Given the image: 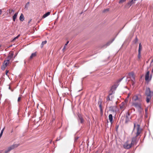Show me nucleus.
<instances>
[{"instance_id": "nucleus-1", "label": "nucleus", "mask_w": 153, "mask_h": 153, "mask_svg": "<svg viewBox=\"0 0 153 153\" xmlns=\"http://www.w3.org/2000/svg\"><path fill=\"white\" fill-rule=\"evenodd\" d=\"M145 94L146 96V102L147 103H149L151 99L152 96H153V91H151L149 88H147Z\"/></svg>"}, {"instance_id": "nucleus-2", "label": "nucleus", "mask_w": 153, "mask_h": 153, "mask_svg": "<svg viewBox=\"0 0 153 153\" xmlns=\"http://www.w3.org/2000/svg\"><path fill=\"white\" fill-rule=\"evenodd\" d=\"M132 105L137 108L140 113L143 112V109L141 107L140 102H132Z\"/></svg>"}, {"instance_id": "nucleus-3", "label": "nucleus", "mask_w": 153, "mask_h": 153, "mask_svg": "<svg viewBox=\"0 0 153 153\" xmlns=\"http://www.w3.org/2000/svg\"><path fill=\"white\" fill-rule=\"evenodd\" d=\"M133 102H136L138 101L141 102L142 101V97L141 95L140 94H136L133 96L132 98Z\"/></svg>"}, {"instance_id": "nucleus-4", "label": "nucleus", "mask_w": 153, "mask_h": 153, "mask_svg": "<svg viewBox=\"0 0 153 153\" xmlns=\"http://www.w3.org/2000/svg\"><path fill=\"white\" fill-rule=\"evenodd\" d=\"M19 146V144H14L13 145H12L8 147L7 150L5 151V153H7V152L10 151L12 150L14 148L17 147Z\"/></svg>"}, {"instance_id": "nucleus-5", "label": "nucleus", "mask_w": 153, "mask_h": 153, "mask_svg": "<svg viewBox=\"0 0 153 153\" xmlns=\"http://www.w3.org/2000/svg\"><path fill=\"white\" fill-rule=\"evenodd\" d=\"M127 105V102L126 101L123 102L120 105V109L122 111H124L126 108Z\"/></svg>"}, {"instance_id": "nucleus-6", "label": "nucleus", "mask_w": 153, "mask_h": 153, "mask_svg": "<svg viewBox=\"0 0 153 153\" xmlns=\"http://www.w3.org/2000/svg\"><path fill=\"white\" fill-rule=\"evenodd\" d=\"M138 140V139H137V137L135 136L133 137L132 139L131 142V144L132 146L134 145H136Z\"/></svg>"}, {"instance_id": "nucleus-7", "label": "nucleus", "mask_w": 153, "mask_h": 153, "mask_svg": "<svg viewBox=\"0 0 153 153\" xmlns=\"http://www.w3.org/2000/svg\"><path fill=\"white\" fill-rule=\"evenodd\" d=\"M132 145L131 143L129 144L128 141H126L124 144L123 147L125 149H128L130 148Z\"/></svg>"}, {"instance_id": "nucleus-8", "label": "nucleus", "mask_w": 153, "mask_h": 153, "mask_svg": "<svg viewBox=\"0 0 153 153\" xmlns=\"http://www.w3.org/2000/svg\"><path fill=\"white\" fill-rule=\"evenodd\" d=\"M137 132L136 133V136L137 137H138L142 132V129L140 128V126L139 125H137Z\"/></svg>"}, {"instance_id": "nucleus-9", "label": "nucleus", "mask_w": 153, "mask_h": 153, "mask_svg": "<svg viewBox=\"0 0 153 153\" xmlns=\"http://www.w3.org/2000/svg\"><path fill=\"white\" fill-rule=\"evenodd\" d=\"M128 115H126L125 117V123L126 124L130 120L131 117L129 116V114L128 113Z\"/></svg>"}, {"instance_id": "nucleus-10", "label": "nucleus", "mask_w": 153, "mask_h": 153, "mask_svg": "<svg viewBox=\"0 0 153 153\" xmlns=\"http://www.w3.org/2000/svg\"><path fill=\"white\" fill-rule=\"evenodd\" d=\"M78 117L79 118V119H78V121H79L81 123H82L84 121V120L83 118H82V116L80 115H78Z\"/></svg>"}, {"instance_id": "nucleus-11", "label": "nucleus", "mask_w": 153, "mask_h": 153, "mask_svg": "<svg viewBox=\"0 0 153 153\" xmlns=\"http://www.w3.org/2000/svg\"><path fill=\"white\" fill-rule=\"evenodd\" d=\"M149 71H148L145 76V80L146 81H148L149 78Z\"/></svg>"}, {"instance_id": "nucleus-12", "label": "nucleus", "mask_w": 153, "mask_h": 153, "mask_svg": "<svg viewBox=\"0 0 153 153\" xmlns=\"http://www.w3.org/2000/svg\"><path fill=\"white\" fill-rule=\"evenodd\" d=\"M102 102L101 101H100L98 102V104L99 105L101 113H102L103 110L102 108Z\"/></svg>"}, {"instance_id": "nucleus-13", "label": "nucleus", "mask_w": 153, "mask_h": 153, "mask_svg": "<svg viewBox=\"0 0 153 153\" xmlns=\"http://www.w3.org/2000/svg\"><path fill=\"white\" fill-rule=\"evenodd\" d=\"M135 1L136 0H132L131 1H130L128 2L127 4V5L129 7L132 4L134 3H135Z\"/></svg>"}, {"instance_id": "nucleus-14", "label": "nucleus", "mask_w": 153, "mask_h": 153, "mask_svg": "<svg viewBox=\"0 0 153 153\" xmlns=\"http://www.w3.org/2000/svg\"><path fill=\"white\" fill-rule=\"evenodd\" d=\"M109 120L111 123L112 124L113 123V116L111 114H110L108 116Z\"/></svg>"}, {"instance_id": "nucleus-15", "label": "nucleus", "mask_w": 153, "mask_h": 153, "mask_svg": "<svg viewBox=\"0 0 153 153\" xmlns=\"http://www.w3.org/2000/svg\"><path fill=\"white\" fill-rule=\"evenodd\" d=\"M128 75L130 78H132L134 79V73L133 72H132L129 73Z\"/></svg>"}, {"instance_id": "nucleus-16", "label": "nucleus", "mask_w": 153, "mask_h": 153, "mask_svg": "<svg viewBox=\"0 0 153 153\" xmlns=\"http://www.w3.org/2000/svg\"><path fill=\"white\" fill-rule=\"evenodd\" d=\"M36 56V52H35L32 53L31 56L30 57V59H32L33 57H35Z\"/></svg>"}, {"instance_id": "nucleus-17", "label": "nucleus", "mask_w": 153, "mask_h": 153, "mask_svg": "<svg viewBox=\"0 0 153 153\" xmlns=\"http://www.w3.org/2000/svg\"><path fill=\"white\" fill-rule=\"evenodd\" d=\"M13 55V53H11L9 54V55L7 57V59L10 60L12 58Z\"/></svg>"}, {"instance_id": "nucleus-18", "label": "nucleus", "mask_w": 153, "mask_h": 153, "mask_svg": "<svg viewBox=\"0 0 153 153\" xmlns=\"http://www.w3.org/2000/svg\"><path fill=\"white\" fill-rule=\"evenodd\" d=\"M25 18L23 14L22 13L19 17V20L21 22H23L24 21Z\"/></svg>"}, {"instance_id": "nucleus-19", "label": "nucleus", "mask_w": 153, "mask_h": 153, "mask_svg": "<svg viewBox=\"0 0 153 153\" xmlns=\"http://www.w3.org/2000/svg\"><path fill=\"white\" fill-rule=\"evenodd\" d=\"M18 13H15L14 15L13 16V21L15 22L16 20V18L18 15Z\"/></svg>"}, {"instance_id": "nucleus-20", "label": "nucleus", "mask_w": 153, "mask_h": 153, "mask_svg": "<svg viewBox=\"0 0 153 153\" xmlns=\"http://www.w3.org/2000/svg\"><path fill=\"white\" fill-rule=\"evenodd\" d=\"M10 63V60L7 59L6 60H5L4 61V64H5V67L7 66V65L9 63Z\"/></svg>"}, {"instance_id": "nucleus-21", "label": "nucleus", "mask_w": 153, "mask_h": 153, "mask_svg": "<svg viewBox=\"0 0 153 153\" xmlns=\"http://www.w3.org/2000/svg\"><path fill=\"white\" fill-rule=\"evenodd\" d=\"M114 40V39L112 40L111 41L108 42L105 45H104V46H105V47H107Z\"/></svg>"}, {"instance_id": "nucleus-22", "label": "nucleus", "mask_w": 153, "mask_h": 153, "mask_svg": "<svg viewBox=\"0 0 153 153\" xmlns=\"http://www.w3.org/2000/svg\"><path fill=\"white\" fill-rule=\"evenodd\" d=\"M50 14V12H48L45 13L43 16V18H45Z\"/></svg>"}, {"instance_id": "nucleus-23", "label": "nucleus", "mask_w": 153, "mask_h": 153, "mask_svg": "<svg viewBox=\"0 0 153 153\" xmlns=\"http://www.w3.org/2000/svg\"><path fill=\"white\" fill-rule=\"evenodd\" d=\"M142 48V45L141 43H140L139 45V48L138 49V52H141V51Z\"/></svg>"}, {"instance_id": "nucleus-24", "label": "nucleus", "mask_w": 153, "mask_h": 153, "mask_svg": "<svg viewBox=\"0 0 153 153\" xmlns=\"http://www.w3.org/2000/svg\"><path fill=\"white\" fill-rule=\"evenodd\" d=\"M141 57V52H138V58L139 59H140Z\"/></svg>"}, {"instance_id": "nucleus-25", "label": "nucleus", "mask_w": 153, "mask_h": 153, "mask_svg": "<svg viewBox=\"0 0 153 153\" xmlns=\"http://www.w3.org/2000/svg\"><path fill=\"white\" fill-rule=\"evenodd\" d=\"M14 11V10L13 9H10L9 10V13L10 14H11Z\"/></svg>"}, {"instance_id": "nucleus-26", "label": "nucleus", "mask_w": 153, "mask_h": 153, "mask_svg": "<svg viewBox=\"0 0 153 153\" xmlns=\"http://www.w3.org/2000/svg\"><path fill=\"white\" fill-rule=\"evenodd\" d=\"M126 0H120L119 1V3H121L123 2L126 1Z\"/></svg>"}, {"instance_id": "nucleus-27", "label": "nucleus", "mask_w": 153, "mask_h": 153, "mask_svg": "<svg viewBox=\"0 0 153 153\" xmlns=\"http://www.w3.org/2000/svg\"><path fill=\"white\" fill-rule=\"evenodd\" d=\"M109 11V9H105L102 12H103V13H104V12H105L106 11Z\"/></svg>"}, {"instance_id": "nucleus-28", "label": "nucleus", "mask_w": 153, "mask_h": 153, "mask_svg": "<svg viewBox=\"0 0 153 153\" xmlns=\"http://www.w3.org/2000/svg\"><path fill=\"white\" fill-rule=\"evenodd\" d=\"M138 39H137V37H136V38H135V39L134 40V42L135 43H137V41H138Z\"/></svg>"}, {"instance_id": "nucleus-29", "label": "nucleus", "mask_w": 153, "mask_h": 153, "mask_svg": "<svg viewBox=\"0 0 153 153\" xmlns=\"http://www.w3.org/2000/svg\"><path fill=\"white\" fill-rule=\"evenodd\" d=\"M47 42V41H45L42 42V45H44Z\"/></svg>"}, {"instance_id": "nucleus-30", "label": "nucleus", "mask_w": 153, "mask_h": 153, "mask_svg": "<svg viewBox=\"0 0 153 153\" xmlns=\"http://www.w3.org/2000/svg\"><path fill=\"white\" fill-rule=\"evenodd\" d=\"M106 100H107V101L111 100L110 99V97L109 96H108V97H107L106 98Z\"/></svg>"}, {"instance_id": "nucleus-31", "label": "nucleus", "mask_w": 153, "mask_h": 153, "mask_svg": "<svg viewBox=\"0 0 153 153\" xmlns=\"http://www.w3.org/2000/svg\"><path fill=\"white\" fill-rule=\"evenodd\" d=\"M4 128H3V129L1 130L0 134H3V131L4 130Z\"/></svg>"}, {"instance_id": "nucleus-32", "label": "nucleus", "mask_w": 153, "mask_h": 153, "mask_svg": "<svg viewBox=\"0 0 153 153\" xmlns=\"http://www.w3.org/2000/svg\"><path fill=\"white\" fill-rule=\"evenodd\" d=\"M69 42L68 41L65 44V46L64 47V49L65 48V46L67 45H68V43Z\"/></svg>"}, {"instance_id": "nucleus-33", "label": "nucleus", "mask_w": 153, "mask_h": 153, "mask_svg": "<svg viewBox=\"0 0 153 153\" xmlns=\"http://www.w3.org/2000/svg\"><path fill=\"white\" fill-rule=\"evenodd\" d=\"M21 99V97H19L18 99V102H19L20 101V100Z\"/></svg>"}, {"instance_id": "nucleus-34", "label": "nucleus", "mask_w": 153, "mask_h": 153, "mask_svg": "<svg viewBox=\"0 0 153 153\" xmlns=\"http://www.w3.org/2000/svg\"><path fill=\"white\" fill-rule=\"evenodd\" d=\"M31 20H32V19H30L29 20V21H28V23L29 25L30 23L31 22Z\"/></svg>"}, {"instance_id": "nucleus-35", "label": "nucleus", "mask_w": 153, "mask_h": 153, "mask_svg": "<svg viewBox=\"0 0 153 153\" xmlns=\"http://www.w3.org/2000/svg\"><path fill=\"white\" fill-rule=\"evenodd\" d=\"M123 78H124V77H123L122 78L120 79H119V80H118V82H120L123 79Z\"/></svg>"}, {"instance_id": "nucleus-36", "label": "nucleus", "mask_w": 153, "mask_h": 153, "mask_svg": "<svg viewBox=\"0 0 153 153\" xmlns=\"http://www.w3.org/2000/svg\"><path fill=\"white\" fill-rule=\"evenodd\" d=\"M9 89H10V90L11 91H13V90H12V89H11L10 87V86H9Z\"/></svg>"}, {"instance_id": "nucleus-37", "label": "nucleus", "mask_w": 153, "mask_h": 153, "mask_svg": "<svg viewBox=\"0 0 153 153\" xmlns=\"http://www.w3.org/2000/svg\"><path fill=\"white\" fill-rule=\"evenodd\" d=\"M60 137L59 138H57L56 141H57L59 140H60Z\"/></svg>"}, {"instance_id": "nucleus-38", "label": "nucleus", "mask_w": 153, "mask_h": 153, "mask_svg": "<svg viewBox=\"0 0 153 153\" xmlns=\"http://www.w3.org/2000/svg\"><path fill=\"white\" fill-rule=\"evenodd\" d=\"M2 13V11L1 9H0V15Z\"/></svg>"}, {"instance_id": "nucleus-39", "label": "nucleus", "mask_w": 153, "mask_h": 153, "mask_svg": "<svg viewBox=\"0 0 153 153\" xmlns=\"http://www.w3.org/2000/svg\"><path fill=\"white\" fill-rule=\"evenodd\" d=\"M147 110H148V109L147 108H146V109H145V111L146 112H147Z\"/></svg>"}, {"instance_id": "nucleus-40", "label": "nucleus", "mask_w": 153, "mask_h": 153, "mask_svg": "<svg viewBox=\"0 0 153 153\" xmlns=\"http://www.w3.org/2000/svg\"><path fill=\"white\" fill-rule=\"evenodd\" d=\"M2 134H0V137H1V136H2Z\"/></svg>"}, {"instance_id": "nucleus-41", "label": "nucleus", "mask_w": 153, "mask_h": 153, "mask_svg": "<svg viewBox=\"0 0 153 153\" xmlns=\"http://www.w3.org/2000/svg\"><path fill=\"white\" fill-rule=\"evenodd\" d=\"M8 72V71H6V74H7V73Z\"/></svg>"}, {"instance_id": "nucleus-42", "label": "nucleus", "mask_w": 153, "mask_h": 153, "mask_svg": "<svg viewBox=\"0 0 153 153\" xmlns=\"http://www.w3.org/2000/svg\"><path fill=\"white\" fill-rule=\"evenodd\" d=\"M16 39V38H14L13 39V41L15 40Z\"/></svg>"}, {"instance_id": "nucleus-43", "label": "nucleus", "mask_w": 153, "mask_h": 153, "mask_svg": "<svg viewBox=\"0 0 153 153\" xmlns=\"http://www.w3.org/2000/svg\"><path fill=\"white\" fill-rule=\"evenodd\" d=\"M135 124L134 123V128H135Z\"/></svg>"}, {"instance_id": "nucleus-44", "label": "nucleus", "mask_w": 153, "mask_h": 153, "mask_svg": "<svg viewBox=\"0 0 153 153\" xmlns=\"http://www.w3.org/2000/svg\"><path fill=\"white\" fill-rule=\"evenodd\" d=\"M20 36V35H19H19H18L17 36H18V37H19Z\"/></svg>"}, {"instance_id": "nucleus-45", "label": "nucleus", "mask_w": 153, "mask_h": 153, "mask_svg": "<svg viewBox=\"0 0 153 153\" xmlns=\"http://www.w3.org/2000/svg\"><path fill=\"white\" fill-rule=\"evenodd\" d=\"M15 38H16V39H17L18 38V37L17 36Z\"/></svg>"}, {"instance_id": "nucleus-46", "label": "nucleus", "mask_w": 153, "mask_h": 153, "mask_svg": "<svg viewBox=\"0 0 153 153\" xmlns=\"http://www.w3.org/2000/svg\"><path fill=\"white\" fill-rule=\"evenodd\" d=\"M153 62V59L152 60V62Z\"/></svg>"}, {"instance_id": "nucleus-47", "label": "nucleus", "mask_w": 153, "mask_h": 153, "mask_svg": "<svg viewBox=\"0 0 153 153\" xmlns=\"http://www.w3.org/2000/svg\"><path fill=\"white\" fill-rule=\"evenodd\" d=\"M29 4V2H28L27 3V4Z\"/></svg>"}, {"instance_id": "nucleus-48", "label": "nucleus", "mask_w": 153, "mask_h": 153, "mask_svg": "<svg viewBox=\"0 0 153 153\" xmlns=\"http://www.w3.org/2000/svg\"><path fill=\"white\" fill-rule=\"evenodd\" d=\"M0 138H1V137H0Z\"/></svg>"}]
</instances>
